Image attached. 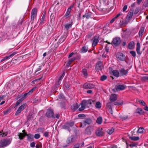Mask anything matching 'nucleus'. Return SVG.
<instances>
[{"label": "nucleus", "instance_id": "1", "mask_svg": "<svg viewBox=\"0 0 148 148\" xmlns=\"http://www.w3.org/2000/svg\"><path fill=\"white\" fill-rule=\"evenodd\" d=\"M10 143V140L8 139H4L0 141V147H4L9 145Z\"/></svg>", "mask_w": 148, "mask_h": 148}, {"label": "nucleus", "instance_id": "2", "mask_svg": "<svg viewBox=\"0 0 148 148\" xmlns=\"http://www.w3.org/2000/svg\"><path fill=\"white\" fill-rule=\"evenodd\" d=\"M37 13V9L36 8H33L31 12V18L32 21H34L36 18Z\"/></svg>", "mask_w": 148, "mask_h": 148}, {"label": "nucleus", "instance_id": "3", "mask_svg": "<svg viewBox=\"0 0 148 148\" xmlns=\"http://www.w3.org/2000/svg\"><path fill=\"white\" fill-rule=\"evenodd\" d=\"M53 110L50 108H49L48 109L46 113V116L49 118L52 117L54 118L55 117L53 116Z\"/></svg>", "mask_w": 148, "mask_h": 148}, {"label": "nucleus", "instance_id": "4", "mask_svg": "<svg viewBox=\"0 0 148 148\" xmlns=\"http://www.w3.org/2000/svg\"><path fill=\"white\" fill-rule=\"evenodd\" d=\"M92 122V120L90 118H88L85 121H83L81 123L80 127H84L86 124H90Z\"/></svg>", "mask_w": 148, "mask_h": 148}, {"label": "nucleus", "instance_id": "5", "mask_svg": "<svg viewBox=\"0 0 148 148\" xmlns=\"http://www.w3.org/2000/svg\"><path fill=\"white\" fill-rule=\"evenodd\" d=\"M121 42L120 38L119 37H116L113 39L112 43L115 46H118L120 44Z\"/></svg>", "mask_w": 148, "mask_h": 148}, {"label": "nucleus", "instance_id": "6", "mask_svg": "<svg viewBox=\"0 0 148 148\" xmlns=\"http://www.w3.org/2000/svg\"><path fill=\"white\" fill-rule=\"evenodd\" d=\"M103 68V66L102 62L99 61L97 62L95 67L96 69L98 71L101 70Z\"/></svg>", "mask_w": 148, "mask_h": 148}, {"label": "nucleus", "instance_id": "7", "mask_svg": "<svg viewBox=\"0 0 148 148\" xmlns=\"http://www.w3.org/2000/svg\"><path fill=\"white\" fill-rule=\"evenodd\" d=\"M75 140V137L74 136H72L67 138L66 140V143L67 144H69L74 142Z\"/></svg>", "mask_w": 148, "mask_h": 148}, {"label": "nucleus", "instance_id": "8", "mask_svg": "<svg viewBox=\"0 0 148 148\" xmlns=\"http://www.w3.org/2000/svg\"><path fill=\"white\" fill-rule=\"evenodd\" d=\"M116 58L118 59L123 61L125 59V56L124 55L121 53H118L116 55Z\"/></svg>", "mask_w": 148, "mask_h": 148}, {"label": "nucleus", "instance_id": "9", "mask_svg": "<svg viewBox=\"0 0 148 148\" xmlns=\"http://www.w3.org/2000/svg\"><path fill=\"white\" fill-rule=\"evenodd\" d=\"M92 46L95 47L97 45L99 41V37L98 36H95L92 39Z\"/></svg>", "mask_w": 148, "mask_h": 148}, {"label": "nucleus", "instance_id": "10", "mask_svg": "<svg viewBox=\"0 0 148 148\" xmlns=\"http://www.w3.org/2000/svg\"><path fill=\"white\" fill-rule=\"evenodd\" d=\"M93 130L94 129L92 127L89 126L86 129L85 133L88 135H90Z\"/></svg>", "mask_w": 148, "mask_h": 148}, {"label": "nucleus", "instance_id": "11", "mask_svg": "<svg viewBox=\"0 0 148 148\" xmlns=\"http://www.w3.org/2000/svg\"><path fill=\"white\" fill-rule=\"evenodd\" d=\"M26 104H23L18 108L15 113V115H17L25 108Z\"/></svg>", "mask_w": 148, "mask_h": 148}, {"label": "nucleus", "instance_id": "12", "mask_svg": "<svg viewBox=\"0 0 148 148\" xmlns=\"http://www.w3.org/2000/svg\"><path fill=\"white\" fill-rule=\"evenodd\" d=\"M65 73L64 72H63V74H62L60 76L59 78H58V82L56 84V89H57L58 88V85L60 84V81H61L62 80V78H63L64 76L65 75Z\"/></svg>", "mask_w": 148, "mask_h": 148}, {"label": "nucleus", "instance_id": "13", "mask_svg": "<svg viewBox=\"0 0 148 148\" xmlns=\"http://www.w3.org/2000/svg\"><path fill=\"white\" fill-rule=\"evenodd\" d=\"M95 133L96 134L99 136H103L104 133L102 129H97Z\"/></svg>", "mask_w": 148, "mask_h": 148}, {"label": "nucleus", "instance_id": "14", "mask_svg": "<svg viewBox=\"0 0 148 148\" xmlns=\"http://www.w3.org/2000/svg\"><path fill=\"white\" fill-rule=\"evenodd\" d=\"M128 69L125 70L124 68L122 69L119 71L120 74L121 76L126 75L128 73Z\"/></svg>", "mask_w": 148, "mask_h": 148}, {"label": "nucleus", "instance_id": "15", "mask_svg": "<svg viewBox=\"0 0 148 148\" xmlns=\"http://www.w3.org/2000/svg\"><path fill=\"white\" fill-rule=\"evenodd\" d=\"M134 14V9L132 8L128 12L127 16V18L128 20H129L131 19L133 15Z\"/></svg>", "mask_w": 148, "mask_h": 148}, {"label": "nucleus", "instance_id": "16", "mask_svg": "<svg viewBox=\"0 0 148 148\" xmlns=\"http://www.w3.org/2000/svg\"><path fill=\"white\" fill-rule=\"evenodd\" d=\"M94 85L91 84L86 83L83 86V88H84L90 89L94 88Z\"/></svg>", "mask_w": 148, "mask_h": 148}, {"label": "nucleus", "instance_id": "17", "mask_svg": "<svg viewBox=\"0 0 148 148\" xmlns=\"http://www.w3.org/2000/svg\"><path fill=\"white\" fill-rule=\"evenodd\" d=\"M83 101H85V104L87 106H90L92 103H95V101L94 100H92L91 99H89L87 100H83Z\"/></svg>", "mask_w": 148, "mask_h": 148}, {"label": "nucleus", "instance_id": "18", "mask_svg": "<svg viewBox=\"0 0 148 148\" xmlns=\"http://www.w3.org/2000/svg\"><path fill=\"white\" fill-rule=\"evenodd\" d=\"M85 102V101H83V100L82 101L81 103V107L79 108V111H82L84 109L86 106Z\"/></svg>", "mask_w": 148, "mask_h": 148}, {"label": "nucleus", "instance_id": "19", "mask_svg": "<svg viewBox=\"0 0 148 148\" xmlns=\"http://www.w3.org/2000/svg\"><path fill=\"white\" fill-rule=\"evenodd\" d=\"M140 45L139 42H137L136 44V50L137 53L138 55H140L141 53L140 52Z\"/></svg>", "mask_w": 148, "mask_h": 148}, {"label": "nucleus", "instance_id": "20", "mask_svg": "<svg viewBox=\"0 0 148 148\" xmlns=\"http://www.w3.org/2000/svg\"><path fill=\"white\" fill-rule=\"evenodd\" d=\"M117 96L115 94H112L110 97V100L111 101H115L117 99Z\"/></svg>", "mask_w": 148, "mask_h": 148}, {"label": "nucleus", "instance_id": "21", "mask_svg": "<svg viewBox=\"0 0 148 148\" xmlns=\"http://www.w3.org/2000/svg\"><path fill=\"white\" fill-rule=\"evenodd\" d=\"M88 50V47L87 46L83 47L80 50V53H84L87 52Z\"/></svg>", "mask_w": 148, "mask_h": 148}, {"label": "nucleus", "instance_id": "22", "mask_svg": "<svg viewBox=\"0 0 148 148\" xmlns=\"http://www.w3.org/2000/svg\"><path fill=\"white\" fill-rule=\"evenodd\" d=\"M112 73L116 77H118L119 76L120 73L119 71L117 70H114L112 71Z\"/></svg>", "mask_w": 148, "mask_h": 148}, {"label": "nucleus", "instance_id": "23", "mask_svg": "<svg viewBox=\"0 0 148 148\" xmlns=\"http://www.w3.org/2000/svg\"><path fill=\"white\" fill-rule=\"evenodd\" d=\"M92 15V13L90 12L86 13L85 15H83L82 17L83 18L85 17L87 19H89L90 18Z\"/></svg>", "mask_w": 148, "mask_h": 148}, {"label": "nucleus", "instance_id": "24", "mask_svg": "<svg viewBox=\"0 0 148 148\" xmlns=\"http://www.w3.org/2000/svg\"><path fill=\"white\" fill-rule=\"evenodd\" d=\"M135 43L134 41H131L129 44V48L130 49H132L134 48Z\"/></svg>", "mask_w": 148, "mask_h": 148}, {"label": "nucleus", "instance_id": "25", "mask_svg": "<svg viewBox=\"0 0 148 148\" xmlns=\"http://www.w3.org/2000/svg\"><path fill=\"white\" fill-rule=\"evenodd\" d=\"M136 112L140 115L143 114L144 113V111L140 108H137L136 110Z\"/></svg>", "mask_w": 148, "mask_h": 148}, {"label": "nucleus", "instance_id": "26", "mask_svg": "<svg viewBox=\"0 0 148 148\" xmlns=\"http://www.w3.org/2000/svg\"><path fill=\"white\" fill-rule=\"evenodd\" d=\"M72 23H67L64 25V27L65 29L66 30H69L70 28H71L72 27Z\"/></svg>", "mask_w": 148, "mask_h": 148}, {"label": "nucleus", "instance_id": "27", "mask_svg": "<svg viewBox=\"0 0 148 148\" xmlns=\"http://www.w3.org/2000/svg\"><path fill=\"white\" fill-rule=\"evenodd\" d=\"M129 138L132 140L137 141L140 139L138 136H132L130 137Z\"/></svg>", "mask_w": 148, "mask_h": 148}, {"label": "nucleus", "instance_id": "28", "mask_svg": "<svg viewBox=\"0 0 148 148\" xmlns=\"http://www.w3.org/2000/svg\"><path fill=\"white\" fill-rule=\"evenodd\" d=\"M25 134L26 133L23 134L22 133H18V135L19 138L20 140H21L23 139V138L25 137V136H26Z\"/></svg>", "mask_w": 148, "mask_h": 148}, {"label": "nucleus", "instance_id": "29", "mask_svg": "<svg viewBox=\"0 0 148 148\" xmlns=\"http://www.w3.org/2000/svg\"><path fill=\"white\" fill-rule=\"evenodd\" d=\"M69 123H66L63 126V129H65L69 131H70V129L69 127Z\"/></svg>", "mask_w": 148, "mask_h": 148}, {"label": "nucleus", "instance_id": "30", "mask_svg": "<svg viewBox=\"0 0 148 148\" xmlns=\"http://www.w3.org/2000/svg\"><path fill=\"white\" fill-rule=\"evenodd\" d=\"M144 31V28L142 27H141L140 30V31L139 32V35L140 37H141L143 35V34Z\"/></svg>", "mask_w": 148, "mask_h": 148}, {"label": "nucleus", "instance_id": "31", "mask_svg": "<svg viewBox=\"0 0 148 148\" xmlns=\"http://www.w3.org/2000/svg\"><path fill=\"white\" fill-rule=\"evenodd\" d=\"M115 103H113L112 102H109L107 104V107L108 108H111L114 106Z\"/></svg>", "mask_w": 148, "mask_h": 148}, {"label": "nucleus", "instance_id": "32", "mask_svg": "<svg viewBox=\"0 0 148 148\" xmlns=\"http://www.w3.org/2000/svg\"><path fill=\"white\" fill-rule=\"evenodd\" d=\"M102 121V119L101 117H99L96 120V122L97 123L99 124H100L101 123Z\"/></svg>", "mask_w": 148, "mask_h": 148}, {"label": "nucleus", "instance_id": "33", "mask_svg": "<svg viewBox=\"0 0 148 148\" xmlns=\"http://www.w3.org/2000/svg\"><path fill=\"white\" fill-rule=\"evenodd\" d=\"M117 88L118 89L122 90L124 89L125 87L123 85H119L117 86Z\"/></svg>", "mask_w": 148, "mask_h": 148}, {"label": "nucleus", "instance_id": "34", "mask_svg": "<svg viewBox=\"0 0 148 148\" xmlns=\"http://www.w3.org/2000/svg\"><path fill=\"white\" fill-rule=\"evenodd\" d=\"M6 38L8 39H10L13 38L12 34H10L9 33H8L6 34Z\"/></svg>", "mask_w": 148, "mask_h": 148}, {"label": "nucleus", "instance_id": "35", "mask_svg": "<svg viewBox=\"0 0 148 148\" xmlns=\"http://www.w3.org/2000/svg\"><path fill=\"white\" fill-rule=\"evenodd\" d=\"M46 14L45 13H44L42 16V18L40 19V23H42L43 22L45 21V17Z\"/></svg>", "mask_w": 148, "mask_h": 148}, {"label": "nucleus", "instance_id": "36", "mask_svg": "<svg viewBox=\"0 0 148 148\" xmlns=\"http://www.w3.org/2000/svg\"><path fill=\"white\" fill-rule=\"evenodd\" d=\"M25 135L26 136H27L28 140L29 141L32 140L33 137L31 134H27V133H26V134H25Z\"/></svg>", "mask_w": 148, "mask_h": 148}, {"label": "nucleus", "instance_id": "37", "mask_svg": "<svg viewBox=\"0 0 148 148\" xmlns=\"http://www.w3.org/2000/svg\"><path fill=\"white\" fill-rule=\"evenodd\" d=\"M144 130L143 127H140L138 129L137 132L138 133H142L143 132Z\"/></svg>", "mask_w": 148, "mask_h": 148}, {"label": "nucleus", "instance_id": "38", "mask_svg": "<svg viewBox=\"0 0 148 148\" xmlns=\"http://www.w3.org/2000/svg\"><path fill=\"white\" fill-rule=\"evenodd\" d=\"M79 107V105L77 103H75L73 104L72 108L74 110L77 109Z\"/></svg>", "mask_w": 148, "mask_h": 148}, {"label": "nucleus", "instance_id": "39", "mask_svg": "<svg viewBox=\"0 0 148 148\" xmlns=\"http://www.w3.org/2000/svg\"><path fill=\"white\" fill-rule=\"evenodd\" d=\"M114 129L112 128L110 129H108L107 131V133L109 134H112L114 132Z\"/></svg>", "mask_w": 148, "mask_h": 148}, {"label": "nucleus", "instance_id": "40", "mask_svg": "<svg viewBox=\"0 0 148 148\" xmlns=\"http://www.w3.org/2000/svg\"><path fill=\"white\" fill-rule=\"evenodd\" d=\"M36 87H33V88L30 90L28 92L29 94V95H30L32 94L33 92L36 89Z\"/></svg>", "mask_w": 148, "mask_h": 148}, {"label": "nucleus", "instance_id": "41", "mask_svg": "<svg viewBox=\"0 0 148 148\" xmlns=\"http://www.w3.org/2000/svg\"><path fill=\"white\" fill-rule=\"evenodd\" d=\"M23 100V98H21L20 99H19L16 102L15 106L17 107V106L22 102V101Z\"/></svg>", "mask_w": 148, "mask_h": 148}, {"label": "nucleus", "instance_id": "42", "mask_svg": "<svg viewBox=\"0 0 148 148\" xmlns=\"http://www.w3.org/2000/svg\"><path fill=\"white\" fill-rule=\"evenodd\" d=\"M123 101H117L115 103V104H114L115 105H123Z\"/></svg>", "mask_w": 148, "mask_h": 148}, {"label": "nucleus", "instance_id": "43", "mask_svg": "<svg viewBox=\"0 0 148 148\" xmlns=\"http://www.w3.org/2000/svg\"><path fill=\"white\" fill-rule=\"evenodd\" d=\"M95 107L97 108H100L101 107L100 103L99 101L97 102L95 105Z\"/></svg>", "mask_w": 148, "mask_h": 148}, {"label": "nucleus", "instance_id": "44", "mask_svg": "<svg viewBox=\"0 0 148 148\" xmlns=\"http://www.w3.org/2000/svg\"><path fill=\"white\" fill-rule=\"evenodd\" d=\"M107 78V77L105 75H103L101 76L100 80L101 81H103L106 80Z\"/></svg>", "mask_w": 148, "mask_h": 148}, {"label": "nucleus", "instance_id": "45", "mask_svg": "<svg viewBox=\"0 0 148 148\" xmlns=\"http://www.w3.org/2000/svg\"><path fill=\"white\" fill-rule=\"evenodd\" d=\"M82 73L83 74L86 76H87L88 75L87 71L86 69H84L82 70Z\"/></svg>", "mask_w": 148, "mask_h": 148}, {"label": "nucleus", "instance_id": "46", "mask_svg": "<svg viewBox=\"0 0 148 148\" xmlns=\"http://www.w3.org/2000/svg\"><path fill=\"white\" fill-rule=\"evenodd\" d=\"M12 55H11L8 56H6L4 57L3 59L1 60V62H2L5 60L9 59V58H10V57L12 56Z\"/></svg>", "mask_w": 148, "mask_h": 148}, {"label": "nucleus", "instance_id": "47", "mask_svg": "<svg viewBox=\"0 0 148 148\" xmlns=\"http://www.w3.org/2000/svg\"><path fill=\"white\" fill-rule=\"evenodd\" d=\"M120 23L121 25H125L127 24V22L126 21H123L120 22Z\"/></svg>", "mask_w": 148, "mask_h": 148}, {"label": "nucleus", "instance_id": "48", "mask_svg": "<svg viewBox=\"0 0 148 148\" xmlns=\"http://www.w3.org/2000/svg\"><path fill=\"white\" fill-rule=\"evenodd\" d=\"M41 66H39L37 68V69H36V72H35V74H36V75H37L38 74V73H36L38 72L39 71L41 70Z\"/></svg>", "mask_w": 148, "mask_h": 148}, {"label": "nucleus", "instance_id": "49", "mask_svg": "<svg viewBox=\"0 0 148 148\" xmlns=\"http://www.w3.org/2000/svg\"><path fill=\"white\" fill-rule=\"evenodd\" d=\"M75 59V58H72L71 59H70L68 61V64H71V63L73 62V61H74Z\"/></svg>", "mask_w": 148, "mask_h": 148}, {"label": "nucleus", "instance_id": "50", "mask_svg": "<svg viewBox=\"0 0 148 148\" xmlns=\"http://www.w3.org/2000/svg\"><path fill=\"white\" fill-rule=\"evenodd\" d=\"M133 57H135L136 56V53L135 51H131L130 52Z\"/></svg>", "mask_w": 148, "mask_h": 148}, {"label": "nucleus", "instance_id": "51", "mask_svg": "<svg viewBox=\"0 0 148 148\" xmlns=\"http://www.w3.org/2000/svg\"><path fill=\"white\" fill-rule=\"evenodd\" d=\"M69 123V127L70 128V127H72L74 125V123L73 122H71L69 123Z\"/></svg>", "mask_w": 148, "mask_h": 148}, {"label": "nucleus", "instance_id": "52", "mask_svg": "<svg viewBox=\"0 0 148 148\" xmlns=\"http://www.w3.org/2000/svg\"><path fill=\"white\" fill-rule=\"evenodd\" d=\"M80 146V144L77 143L75 144L73 146V148H79Z\"/></svg>", "mask_w": 148, "mask_h": 148}, {"label": "nucleus", "instance_id": "53", "mask_svg": "<svg viewBox=\"0 0 148 148\" xmlns=\"http://www.w3.org/2000/svg\"><path fill=\"white\" fill-rule=\"evenodd\" d=\"M40 134H35L34 137L36 139H38L40 138Z\"/></svg>", "mask_w": 148, "mask_h": 148}, {"label": "nucleus", "instance_id": "54", "mask_svg": "<svg viewBox=\"0 0 148 148\" xmlns=\"http://www.w3.org/2000/svg\"><path fill=\"white\" fill-rule=\"evenodd\" d=\"M139 103L143 106H145V102L143 100H139Z\"/></svg>", "mask_w": 148, "mask_h": 148}, {"label": "nucleus", "instance_id": "55", "mask_svg": "<svg viewBox=\"0 0 148 148\" xmlns=\"http://www.w3.org/2000/svg\"><path fill=\"white\" fill-rule=\"evenodd\" d=\"M139 11V8H136L135 10L134 14H136Z\"/></svg>", "mask_w": 148, "mask_h": 148}, {"label": "nucleus", "instance_id": "56", "mask_svg": "<svg viewBox=\"0 0 148 148\" xmlns=\"http://www.w3.org/2000/svg\"><path fill=\"white\" fill-rule=\"evenodd\" d=\"M137 145V144L136 143H133L129 145V146L131 147H136V146Z\"/></svg>", "mask_w": 148, "mask_h": 148}, {"label": "nucleus", "instance_id": "57", "mask_svg": "<svg viewBox=\"0 0 148 148\" xmlns=\"http://www.w3.org/2000/svg\"><path fill=\"white\" fill-rule=\"evenodd\" d=\"M6 136V134L4 133L0 132V136Z\"/></svg>", "mask_w": 148, "mask_h": 148}, {"label": "nucleus", "instance_id": "58", "mask_svg": "<svg viewBox=\"0 0 148 148\" xmlns=\"http://www.w3.org/2000/svg\"><path fill=\"white\" fill-rule=\"evenodd\" d=\"M36 143L35 142H32L30 144V146L31 147H35Z\"/></svg>", "mask_w": 148, "mask_h": 148}, {"label": "nucleus", "instance_id": "59", "mask_svg": "<svg viewBox=\"0 0 148 148\" xmlns=\"http://www.w3.org/2000/svg\"><path fill=\"white\" fill-rule=\"evenodd\" d=\"M70 12L67 11L66 12V13L65 14V16L66 17H69V15L70 14Z\"/></svg>", "mask_w": 148, "mask_h": 148}, {"label": "nucleus", "instance_id": "60", "mask_svg": "<svg viewBox=\"0 0 148 148\" xmlns=\"http://www.w3.org/2000/svg\"><path fill=\"white\" fill-rule=\"evenodd\" d=\"M78 117L79 118L84 117H85V116L84 114H80L78 115Z\"/></svg>", "mask_w": 148, "mask_h": 148}, {"label": "nucleus", "instance_id": "61", "mask_svg": "<svg viewBox=\"0 0 148 148\" xmlns=\"http://www.w3.org/2000/svg\"><path fill=\"white\" fill-rule=\"evenodd\" d=\"M127 5H125L124 6V7H123V12H125L127 9Z\"/></svg>", "mask_w": 148, "mask_h": 148}, {"label": "nucleus", "instance_id": "62", "mask_svg": "<svg viewBox=\"0 0 148 148\" xmlns=\"http://www.w3.org/2000/svg\"><path fill=\"white\" fill-rule=\"evenodd\" d=\"M44 135L45 137H47L49 135V132H45L44 133Z\"/></svg>", "mask_w": 148, "mask_h": 148}, {"label": "nucleus", "instance_id": "63", "mask_svg": "<svg viewBox=\"0 0 148 148\" xmlns=\"http://www.w3.org/2000/svg\"><path fill=\"white\" fill-rule=\"evenodd\" d=\"M92 36V34L91 33L89 34L86 36V37L87 38H90Z\"/></svg>", "mask_w": 148, "mask_h": 148}, {"label": "nucleus", "instance_id": "64", "mask_svg": "<svg viewBox=\"0 0 148 148\" xmlns=\"http://www.w3.org/2000/svg\"><path fill=\"white\" fill-rule=\"evenodd\" d=\"M143 79L144 80H148V76H144L143 77Z\"/></svg>", "mask_w": 148, "mask_h": 148}]
</instances>
